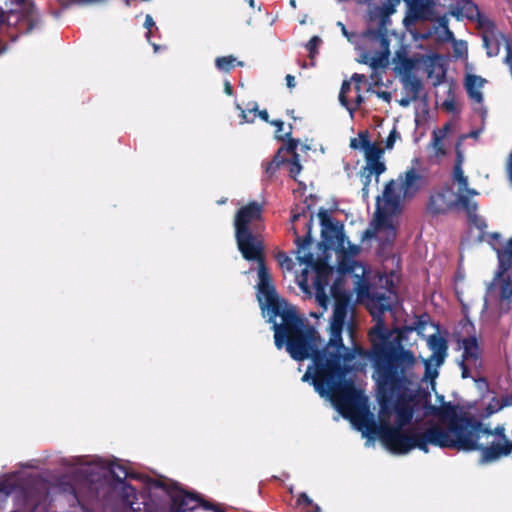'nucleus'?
I'll return each instance as SVG.
<instances>
[{"label": "nucleus", "mask_w": 512, "mask_h": 512, "mask_svg": "<svg viewBox=\"0 0 512 512\" xmlns=\"http://www.w3.org/2000/svg\"><path fill=\"white\" fill-rule=\"evenodd\" d=\"M331 293L334 305L329 326L330 338L326 344L323 343L322 353L315 358L318 376L330 384L353 383L346 378L354 368L353 361L356 358L371 360L379 403L384 411L394 394L410 384L409 376L416 364L415 355L411 350L392 344L376 345L371 352L357 343L346 347L342 332L348 312L353 310L352 294L336 285L332 286Z\"/></svg>", "instance_id": "nucleus-1"}, {"label": "nucleus", "mask_w": 512, "mask_h": 512, "mask_svg": "<svg viewBox=\"0 0 512 512\" xmlns=\"http://www.w3.org/2000/svg\"><path fill=\"white\" fill-rule=\"evenodd\" d=\"M405 389L406 387L396 392L385 410H380V424L368 417L365 396L361 411L347 415L365 428L368 438L377 437L387 450L396 455H406L414 449L425 450V442L436 439L437 436L434 430H424V423L411 425L416 403L412 395L400 393ZM380 407L382 408L381 405Z\"/></svg>", "instance_id": "nucleus-2"}, {"label": "nucleus", "mask_w": 512, "mask_h": 512, "mask_svg": "<svg viewBox=\"0 0 512 512\" xmlns=\"http://www.w3.org/2000/svg\"><path fill=\"white\" fill-rule=\"evenodd\" d=\"M274 343L278 349L285 347L290 357L296 361L312 360V366L308 367L302 381L312 380L315 391L321 397L329 396L344 416L361 411L365 399L354 383L330 384L318 376L315 358L322 353L323 339L308 321L302 325L286 327L285 332L274 335Z\"/></svg>", "instance_id": "nucleus-3"}, {"label": "nucleus", "mask_w": 512, "mask_h": 512, "mask_svg": "<svg viewBox=\"0 0 512 512\" xmlns=\"http://www.w3.org/2000/svg\"><path fill=\"white\" fill-rule=\"evenodd\" d=\"M432 414L445 421V425L427 421L424 430H434L436 439L425 442L424 453L429 452V446L441 449L450 448L458 451H476L479 448V430L482 422L474 416L457 414L455 406L451 403L443 406L431 407Z\"/></svg>", "instance_id": "nucleus-4"}, {"label": "nucleus", "mask_w": 512, "mask_h": 512, "mask_svg": "<svg viewBox=\"0 0 512 512\" xmlns=\"http://www.w3.org/2000/svg\"><path fill=\"white\" fill-rule=\"evenodd\" d=\"M247 261L258 263L257 299L262 310H267L269 322L273 323L274 335L285 332L286 327L302 325L308 320L300 316L296 308L277 296L272 276L265 264L264 248L259 255Z\"/></svg>", "instance_id": "nucleus-5"}, {"label": "nucleus", "mask_w": 512, "mask_h": 512, "mask_svg": "<svg viewBox=\"0 0 512 512\" xmlns=\"http://www.w3.org/2000/svg\"><path fill=\"white\" fill-rule=\"evenodd\" d=\"M263 206L251 201L237 210L234 218L235 238L244 259H253L264 248L263 242L253 234L250 224L262 220Z\"/></svg>", "instance_id": "nucleus-6"}, {"label": "nucleus", "mask_w": 512, "mask_h": 512, "mask_svg": "<svg viewBox=\"0 0 512 512\" xmlns=\"http://www.w3.org/2000/svg\"><path fill=\"white\" fill-rule=\"evenodd\" d=\"M356 291L360 298H366L367 308L373 317H381L386 311H390L397 296L391 278L385 279V291L371 289L365 279L359 278Z\"/></svg>", "instance_id": "nucleus-7"}, {"label": "nucleus", "mask_w": 512, "mask_h": 512, "mask_svg": "<svg viewBox=\"0 0 512 512\" xmlns=\"http://www.w3.org/2000/svg\"><path fill=\"white\" fill-rule=\"evenodd\" d=\"M16 9H10L7 14L0 8V26L7 23L15 26L19 33L27 34L38 28L41 19L33 2L28 0H15Z\"/></svg>", "instance_id": "nucleus-8"}, {"label": "nucleus", "mask_w": 512, "mask_h": 512, "mask_svg": "<svg viewBox=\"0 0 512 512\" xmlns=\"http://www.w3.org/2000/svg\"><path fill=\"white\" fill-rule=\"evenodd\" d=\"M399 1L400 0H380L381 5L376 6L369 13V21L373 22L377 20V27L367 28L364 31L363 36L371 40H377L380 43L387 45V23L389 22V16L395 12V7Z\"/></svg>", "instance_id": "nucleus-9"}, {"label": "nucleus", "mask_w": 512, "mask_h": 512, "mask_svg": "<svg viewBox=\"0 0 512 512\" xmlns=\"http://www.w3.org/2000/svg\"><path fill=\"white\" fill-rule=\"evenodd\" d=\"M462 194H456L450 185H444L439 190L431 192L426 210L432 216L444 215L457 207H461Z\"/></svg>", "instance_id": "nucleus-10"}, {"label": "nucleus", "mask_w": 512, "mask_h": 512, "mask_svg": "<svg viewBox=\"0 0 512 512\" xmlns=\"http://www.w3.org/2000/svg\"><path fill=\"white\" fill-rule=\"evenodd\" d=\"M448 12L457 20L467 19L477 22L480 26L492 25V22L481 14L478 5L473 0H447Z\"/></svg>", "instance_id": "nucleus-11"}, {"label": "nucleus", "mask_w": 512, "mask_h": 512, "mask_svg": "<svg viewBox=\"0 0 512 512\" xmlns=\"http://www.w3.org/2000/svg\"><path fill=\"white\" fill-rule=\"evenodd\" d=\"M321 224L322 242L327 249L342 246L344 242V226L341 222L334 220L326 209L321 208L318 212Z\"/></svg>", "instance_id": "nucleus-12"}, {"label": "nucleus", "mask_w": 512, "mask_h": 512, "mask_svg": "<svg viewBox=\"0 0 512 512\" xmlns=\"http://www.w3.org/2000/svg\"><path fill=\"white\" fill-rule=\"evenodd\" d=\"M310 203H308V198L305 199L304 204L299 207L296 206L292 210L291 222L294 223L299 221L302 217L306 219L305 228L306 233L303 237L299 236L296 229L294 228V234L296 235L295 244L298 248V252L300 250H305L312 244V227L314 221V213H313V196L310 195Z\"/></svg>", "instance_id": "nucleus-13"}, {"label": "nucleus", "mask_w": 512, "mask_h": 512, "mask_svg": "<svg viewBox=\"0 0 512 512\" xmlns=\"http://www.w3.org/2000/svg\"><path fill=\"white\" fill-rule=\"evenodd\" d=\"M82 473L85 474V480L83 485H88V493L83 494L79 489L71 486V494L75 498L77 504L81 508H85L93 501L100 498L99 487L102 483L99 482V477L94 473V467L88 465L82 469Z\"/></svg>", "instance_id": "nucleus-14"}, {"label": "nucleus", "mask_w": 512, "mask_h": 512, "mask_svg": "<svg viewBox=\"0 0 512 512\" xmlns=\"http://www.w3.org/2000/svg\"><path fill=\"white\" fill-rule=\"evenodd\" d=\"M379 201L380 199L378 198L374 222L376 230L380 232V230L383 229L385 232L384 236L381 234L378 236L381 248L385 249L387 246H392L396 239V230L390 220V217L398 211L386 210L385 207L380 206Z\"/></svg>", "instance_id": "nucleus-15"}, {"label": "nucleus", "mask_w": 512, "mask_h": 512, "mask_svg": "<svg viewBox=\"0 0 512 512\" xmlns=\"http://www.w3.org/2000/svg\"><path fill=\"white\" fill-rule=\"evenodd\" d=\"M46 494L47 491L43 484L26 483L18 490L17 497L26 509L34 512L45 500Z\"/></svg>", "instance_id": "nucleus-16"}, {"label": "nucleus", "mask_w": 512, "mask_h": 512, "mask_svg": "<svg viewBox=\"0 0 512 512\" xmlns=\"http://www.w3.org/2000/svg\"><path fill=\"white\" fill-rule=\"evenodd\" d=\"M498 295V307L500 312L508 313L512 310V279L508 273L496 272L494 278Z\"/></svg>", "instance_id": "nucleus-17"}, {"label": "nucleus", "mask_w": 512, "mask_h": 512, "mask_svg": "<svg viewBox=\"0 0 512 512\" xmlns=\"http://www.w3.org/2000/svg\"><path fill=\"white\" fill-rule=\"evenodd\" d=\"M170 509L172 512H186L194 510L199 506V495L185 491L178 484L170 498Z\"/></svg>", "instance_id": "nucleus-18"}, {"label": "nucleus", "mask_w": 512, "mask_h": 512, "mask_svg": "<svg viewBox=\"0 0 512 512\" xmlns=\"http://www.w3.org/2000/svg\"><path fill=\"white\" fill-rule=\"evenodd\" d=\"M493 40L495 42V49H492V41L488 36H483V42L485 47L487 48V54L489 57L496 56L499 53L500 45H503L506 50V56L504 59L505 64L512 66V38L511 36L504 34L502 32H498L494 35Z\"/></svg>", "instance_id": "nucleus-19"}, {"label": "nucleus", "mask_w": 512, "mask_h": 512, "mask_svg": "<svg viewBox=\"0 0 512 512\" xmlns=\"http://www.w3.org/2000/svg\"><path fill=\"white\" fill-rule=\"evenodd\" d=\"M381 46L384 48L383 51L378 52L375 56L369 57L368 54H363L361 63L368 64L373 72L370 75L374 84L378 85L381 81V75L378 73L379 69H385L389 63V43L384 45L381 43Z\"/></svg>", "instance_id": "nucleus-20"}, {"label": "nucleus", "mask_w": 512, "mask_h": 512, "mask_svg": "<svg viewBox=\"0 0 512 512\" xmlns=\"http://www.w3.org/2000/svg\"><path fill=\"white\" fill-rule=\"evenodd\" d=\"M425 185V177L414 168L405 172V177L400 184V190L404 198H413Z\"/></svg>", "instance_id": "nucleus-21"}, {"label": "nucleus", "mask_w": 512, "mask_h": 512, "mask_svg": "<svg viewBox=\"0 0 512 512\" xmlns=\"http://www.w3.org/2000/svg\"><path fill=\"white\" fill-rule=\"evenodd\" d=\"M447 0H411L410 15L416 20L428 19V14L435 6L446 7Z\"/></svg>", "instance_id": "nucleus-22"}, {"label": "nucleus", "mask_w": 512, "mask_h": 512, "mask_svg": "<svg viewBox=\"0 0 512 512\" xmlns=\"http://www.w3.org/2000/svg\"><path fill=\"white\" fill-rule=\"evenodd\" d=\"M460 205L466 212L469 224L483 232L487 224L485 219L477 214V202L469 199L467 196H461Z\"/></svg>", "instance_id": "nucleus-23"}, {"label": "nucleus", "mask_w": 512, "mask_h": 512, "mask_svg": "<svg viewBox=\"0 0 512 512\" xmlns=\"http://www.w3.org/2000/svg\"><path fill=\"white\" fill-rule=\"evenodd\" d=\"M428 346L432 351V355L429 358L435 359L436 367H440L447 356V340L439 334H432L428 339Z\"/></svg>", "instance_id": "nucleus-24"}, {"label": "nucleus", "mask_w": 512, "mask_h": 512, "mask_svg": "<svg viewBox=\"0 0 512 512\" xmlns=\"http://www.w3.org/2000/svg\"><path fill=\"white\" fill-rule=\"evenodd\" d=\"M486 79L474 74H467L464 81L466 92L470 99L477 103L483 102V93L480 89L486 83Z\"/></svg>", "instance_id": "nucleus-25"}, {"label": "nucleus", "mask_w": 512, "mask_h": 512, "mask_svg": "<svg viewBox=\"0 0 512 512\" xmlns=\"http://www.w3.org/2000/svg\"><path fill=\"white\" fill-rule=\"evenodd\" d=\"M401 197L396 192V183L394 180H390L383 191V205L386 210L398 211L400 210Z\"/></svg>", "instance_id": "nucleus-26"}, {"label": "nucleus", "mask_w": 512, "mask_h": 512, "mask_svg": "<svg viewBox=\"0 0 512 512\" xmlns=\"http://www.w3.org/2000/svg\"><path fill=\"white\" fill-rule=\"evenodd\" d=\"M113 490L117 491L118 496L124 506L133 508L137 499L136 489L126 481L113 485Z\"/></svg>", "instance_id": "nucleus-27"}, {"label": "nucleus", "mask_w": 512, "mask_h": 512, "mask_svg": "<svg viewBox=\"0 0 512 512\" xmlns=\"http://www.w3.org/2000/svg\"><path fill=\"white\" fill-rule=\"evenodd\" d=\"M498 256V270L501 273H508L512 269V237L501 249H496Z\"/></svg>", "instance_id": "nucleus-28"}, {"label": "nucleus", "mask_w": 512, "mask_h": 512, "mask_svg": "<svg viewBox=\"0 0 512 512\" xmlns=\"http://www.w3.org/2000/svg\"><path fill=\"white\" fill-rule=\"evenodd\" d=\"M463 360L476 363L480 359V348L476 337L471 336L462 340Z\"/></svg>", "instance_id": "nucleus-29"}, {"label": "nucleus", "mask_w": 512, "mask_h": 512, "mask_svg": "<svg viewBox=\"0 0 512 512\" xmlns=\"http://www.w3.org/2000/svg\"><path fill=\"white\" fill-rule=\"evenodd\" d=\"M402 82L406 94L411 96V99L418 100L423 89L422 81L415 75L406 74L403 77Z\"/></svg>", "instance_id": "nucleus-30"}, {"label": "nucleus", "mask_w": 512, "mask_h": 512, "mask_svg": "<svg viewBox=\"0 0 512 512\" xmlns=\"http://www.w3.org/2000/svg\"><path fill=\"white\" fill-rule=\"evenodd\" d=\"M109 472L114 479V484L125 482L127 478H137V474L130 471L124 464L118 462H112L109 465Z\"/></svg>", "instance_id": "nucleus-31"}, {"label": "nucleus", "mask_w": 512, "mask_h": 512, "mask_svg": "<svg viewBox=\"0 0 512 512\" xmlns=\"http://www.w3.org/2000/svg\"><path fill=\"white\" fill-rule=\"evenodd\" d=\"M148 487L150 490L160 489L162 490L169 498H171L175 489L178 486V483L170 480L168 478L160 477V478H149Z\"/></svg>", "instance_id": "nucleus-32"}, {"label": "nucleus", "mask_w": 512, "mask_h": 512, "mask_svg": "<svg viewBox=\"0 0 512 512\" xmlns=\"http://www.w3.org/2000/svg\"><path fill=\"white\" fill-rule=\"evenodd\" d=\"M450 130V124L447 123L442 129L434 130L432 133V147L435 150L437 156L446 155L444 148L443 139L446 137L447 132Z\"/></svg>", "instance_id": "nucleus-33"}, {"label": "nucleus", "mask_w": 512, "mask_h": 512, "mask_svg": "<svg viewBox=\"0 0 512 512\" xmlns=\"http://www.w3.org/2000/svg\"><path fill=\"white\" fill-rule=\"evenodd\" d=\"M292 135V125L289 126V131L285 133L284 136H277L278 140L284 141L286 140V144L281 146L277 152H280V156H284V153H288L291 157H295V155H299L297 153V147L299 145V140L291 137Z\"/></svg>", "instance_id": "nucleus-34"}, {"label": "nucleus", "mask_w": 512, "mask_h": 512, "mask_svg": "<svg viewBox=\"0 0 512 512\" xmlns=\"http://www.w3.org/2000/svg\"><path fill=\"white\" fill-rule=\"evenodd\" d=\"M395 69L406 74H411L412 69L415 66L414 60L409 58L404 51L396 52L394 57Z\"/></svg>", "instance_id": "nucleus-35"}, {"label": "nucleus", "mask_w": 512, "mask_h": 512, "mask_svg": "<svg viewBox=\"0 0 512 512\" xmlns=\"http://www.w3.org/2000/svg\"><path fill=\"white\" fill-rule=\"evenodd\" d=\"M236 65V58L232 55L217 57L215 66L218 70L229 73Z\"/></svg>", "instance_id": "nucleus-36"}, {"label": "nucleus", "mask_w": 512, "mask_h": 512, "mask_svg": "<svg viewBox=\"0 0 512 512\" xmlns=\"http://www.w3.org/2000/svg\"><path fill=\"white\" fill-rule=\"evenodd\" d=\"M287 158L285 156H280V152H276L273 156L272 160L267 163L265 167V172L269 175H273L276 170L279 168L281 164L286 163Z\"/></svg>", "instance_id": "nucleus-37"}, {"label": "nucleus", "mask_w": 512, "mask_h": 512, "mask_svg": "<svg viewBox=\"0 0 512 512\" xmlns=\"http://www.w3.org/2000/svg\"><path fill=\"white\" fill-rule=\"evenodd\" d=\"M386 170L385 164L378 160L375 162H368L366 163V166L364 167V171H368L370 174L376 176V181H378V177L384 173Z\"/></svg>", "instance_id": "nucleus-38"}, {"label": "nucleus", "mask_w": 512, "mask_h": 512, "mask_svg": "<svg viewBox=\"0 0 512 512\" xmlns=\"http://www.w3.org/2000/svg\"><path fill=\"white\" fill-rule=\"evenodd\" d=\"M351 90V84L349 81H343L339 93V101L342 106H344L351 114L353 113V109H350V102L347 97V93Z\"/></svg>", "instance_id": "nucleus-39"}, {"label": "nucleus", "mask_w": 512, "mask_h": 512, "mask_svg": "<svg viewBox=\"0 0 512 512\" xmlns=\"http://www.w3.org/2000/svg\"><path fill=\"white\" fill-rule=\"evenodd\" d=\"M297 259L301 264L312 267L318 272L320 271V267L324 265V263L317 262L315 260L314 254L311 252H307L303 256H298Z\"/></svg>", "instance_id": "nucleus-40"}, {"label": "nucleus", "mask_w": 512, "mask_h": 512, "mask_svg": "<svg viewBox=\"0 0 512 512\" xmlns=\"http://www.w3.org/2000/svg\"><path fill=\"white\" fill-rule=\"evenodd\" d=\"M453 180L458 183V192L462 189H467L469 185L468 178L464 175L462 168H453Z\"/></svg>", "instance_id": "nucleus-41"}, {"label": "nucleus", "mask_w": 512, "mask_h": 512, "mask_svg": "<svg viewBox=\"0 0 512 512\" xmlns=\"http://www.w3.org/2000/svg\"><path fill=\"white\" fill-rule=\"evenodd\" d=\"M423 363H424V368H425V372H424V376L425 378L427 379H435L437 376H438V367H436L435 365V359H431V358H428V359H425L423 360Z\"/></svg>", "instance_id": "nucleus-42"}, {"label": "nucleus", "mask_w": 512, "mask_h": 512, "mask_svg": "<svg viewBox=\"0 0 512 512\" xmlns=\"http://www.w3.org/2000/svg\"><path fill=\"white\" fill-rule=\"evenodd\" d=\"M286 163H289V175L291 178L296 180L297 175L302 170V165L300 164V157L299 155H295V157H291L290 159H287Z\"/></svg>", "instance_id": "nucleus-43"}, {"label": "nucleus", "mask_w": 512, "mask_h": 512, "mask_svg": "<svg viewBox=\"0 0 512 512\" xmlns=\"http://www.w3.org/2000/svg\"><path fill=\"white\" fill-rule=\"evenodd\" d=\"M382 154H383V150L376 144H373L370 148H368L365 151L366 163L372 162V161L375 162V161L380 160Z\"/></svg>", "instance_id": "nucleus-44"}, {"label": "nucleus", "mask_w": 512, "mask_h": 512, "mask_svg": "<svg viewBox=\"0 0 512 512\" xmlns=\"http://www.w3.org/2000/svg\"><path fill=\"white\" fill-rule=\"evenodd\" d=\"M501 401L497 397H493L488 405L485 408V412L483 413V417H489L492 414L500 411L502 409Z\"/></svg>", "instance_id": "nucleus-45"}, {"label": "nucleus", "mask_w": 512, "mask_h": 512, "mask_svg": "<svg viewBox=\"0 0 512 512\" xmlns=\"http://www.w3.org/2000/svg\"><path fill=\"white\" fill-rule=\"evenodd\" d=\"M321 43V39L318 36H313L306 44V48L309 51L310 58H313L318 53V46Z\"/></svg>", "instance_id": "nucleus-46"}, {"label": "nucleus", "mask_w": 512, "mask_h": 512, "mask_svg": "<svg viewBox=\"0 0 512 512\" xmlns=\"http://www.w3.org/2000/svg\"><path fill=\"white\" fill-rule=\"evenodd\" d=\"M276 259L281 267H286L288 270L292 268V261L285 252H279Z\"/></svg>", "instance_id": "nucleus-47"}, {"label": "nucleus", "mask_w": 512, "mask_h": 512, "mask_svg": "<svg viewBox=\"0 0 512 512\" xmlns=\"http://www.w3.org/2000/svg\"><path fill=\"white\" fill-rule=\"evenodd\" d=\"M489 244L493 246V249L496 251V249H499L496 247V245L502 247V236L498 232H493L489 234Z\"/></svg>", "instance_id": "nucleus-48"}, {"label": "nucleus", "mask_w": 512, "mask_h": 512, "mask_svg": "<svg viewBox=\"0 0 512 512\" xmlns=\"http://www.w3.org/2000/svg\"><path fill=\"white\" fill-rule=\"evenodd\" d=\"M316 300L321 307H323L324 309L327 308L329 298L323 290L317 289Z\"/></svg>", "instance_id": "nucleus-49"}, {"label": "nucleus", "mask_w": 512, "mask_h": 512, "mask_svg": "<svg viewBox=\"0 0 512 512\" xmlns=\"http://www.w3.org/2000/svg\"><path fill=\"white\" fill-rule=\"evenodd\" d=\"M199 506H201L205 510H213L214 512H217L218 509H221V507L218 504H215V503H212L205 499H202L200 496H199Z\"/></svg>", "instance_id": "nucleus-50"}, {"label": "nucleus", "mask_w": 512, "mask_h": 512, "mask_svg": "<svg viewBox=\"0 0 512 512\" xmlns=\"http://www.w3.org/2000/svg\"><path fill=\"white\" fill-rule=\"evenodd\" d=\"M399 137V133L397 132L396 128H393L389 134V136L386 139L385 147L387 149H391L394 146V143L396 139Z\"/></svg>", "instance_id": "nucleus-51"}, {"label": "nucleus", "mask_w": 512, "mask_h": 512, "mask_svg": "<svg viewBox=\"0 0 512 512\" xmlns=\"http://www.w3.org/2000/svg\"><path fill=\"white\" fill-rule=\"evenodd\" d=\"M359 138L360 146L364 149V151L373 145L369 140L367 131L359 133Z\"/></svg>", "instance_id": "nucleus-52"}, {"label": "nucleus", "mask_w": 512, "mask_h": 512, "mask_svg": "<svg viewBox=\"0 0 512 512\" xmlns=\"http://www.w3.org/2000/svg\"><path fill=\"white\" fill-rule=\"evenodd\" d=\"M445 78H446V70L442 66H440L439 71L437 72V74L435 76L433 85L439 86L440 84H442L445 81Z\"/></svg>", "instance_id": "nucleus-53"}, {"label": "nucleus", "mask_w": 512, "mask_h": 512, "mask_svg": "<svg viewBox=\"0 0 512 512\" xmlns=\"http://www.w3.org/2000/svg\"><path fill=\"white\" fill-rule=\"evenodd\" d=\"M352 81H354L356 83L355 85V89L357 92H360L361 91V86L360 84L362 82L365 81V75L363 74H358V73H354L351 77Z\"/></svg>", "instance_id": "nucleus-54"}, {"label": "nucleus", "mask_w": 512, "mask_h": 512, "mask_svg": "<svg viewBox=\"0 0 512 512\" xmlns=\"http://www.w3.org/2000/svg\"><path fill=\"white\" fill-rule=\"evenodd\" d=\"M337 26L340 27L343 36L346 37L348 41L352 42L355 34L352 32H349L347 30L346 26L342 22H337Z\"/></svg>", "instance_id": "nucleus-55"}, {"label": "nucleus", "mask_w": 512, "mask_h": 512, "mask_svg": "<svg viewBox=\"0 0 512 512\" xmlns=\"http://www.w3.org/2000/svg\"><path fill=\"white\" fill-rule=\"evenodd\" d=\"M466 361L467 360L462 359L459 363V366L461 368V376L464 379L470 377V369H469L468 365L466 364Z\"/></svg>", "instance_id": "nucleus-56"}, {"label": "nucleus", "mask_w": 512, "mask_h": 512, "mask_svg": "<svg viewBox=\"0 0 512 512\" xmlns=\"http://www.w3.org/2000/svg\"><path fill=\"white\" fill-rule=\"evenodd\" d=\"M8 496V491L0 484V512L2 511L3 504L7 501Z\"/></svg>", "instance_id": "nucleus-57"}, {"label": "nucleus", "mask_w": 512, "mask_h": 512, "mask_svg": "<svg viewBox=\"0 0 512 512\" xmlns=\"http://www.w3.org/2000/svg\"><path fill=\"white\" fill-rule=\"evenodd\" d=\"M363 102H364L363 96L360 94V92H357V96L354 100V105L352 106L350 104V109H353V112L356 111Z\"/></svg>", "instance_id": "nucleus-58"}, {"label": "nucleus", "mask_w": 512, "mask_h": 512, "mask_svg": "<svg viewBox=\"0 0 512 512\" xmlns=\"http://www.w3.org/2000/svg\"><path fill=\"white\" fill-rule=\"evenodd\" d=\"M298 504L312 505V500L306 493H301L297 499Z\"/></svg>", "instance_id": "nucleus-59"}, {"label": "nucleus", "mask_w": 512, "mask_h": 512, "mask_svg": "<svg viewBox=\"0 0 512 512\" xmlns=\"http://www.w3.org/2000/svg\"><path fill=\"white\" fill-rule=\"evenodd\" d=\"M462 164H463V155H462V152L460 150H456V158H455V163H454V167L453 168H462Z\"/></svg>", "instance_id": "nucleus-60"}, {"label": "nucleus", "mask_w": 512, "mask_h": 512, "mask_svg": "<svg viewBox=\"0 0 512 512\" xmlns=\"http://www.w3.org/2000/svg\"><path fill=\"white\" fill-rule=\"evenodd\" d=\"M500 401H501V405L502 407H508V406H512V394H508V395H505V396H502L500 398Z\"/></svg>", "instance_id": "nucleus-61"}, {"label": "nucleus", "mask_w": 512, "mask_h": 512, "mask_svg": "<svg viewBox=\"0 0 512 512\" xmlns=\"http://www.w3.org/2000/svg\"><path fill=\"white\" fill-rule=\"evenodd\" d=\"M458 194L466 195L470 199V196L478 195V192L475 189L469 188L467 186V189L460 190Z\"/></svg>", "instance_id": "nucleus-62"}, {"label": "nucleus", "mask_w": 512, "mask_h": 512, "mask_svg": "<svg viewBox=\"0 0 512 512\" xmlns=\"http://www.w3.org/2000/svg\"><path fill=\"white\" fill-rule=\"evenodd\" d=\"M362 183L363 186H369L371 183L372 174H370L368 171H362Z\"/></svg>", "instance_id": "nucleus-63"}, {"label": "nucleus", "mask_w": 512, "mask_h": 512, "mask_svg": "<svg viewBox=\"0 0 512 512\" xmlns=\"http://www.w3.org/2000/svg\"><path fill=\"white\" fill-rule=\"evenodd\" d=\"M416 101L415 99H411V96L407 95L406 97L401 98L398 100V103L402 107H408L411 102Z\"/></svg>", "instance_id": "nucleus-64"}]
</instances>
